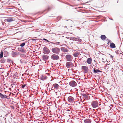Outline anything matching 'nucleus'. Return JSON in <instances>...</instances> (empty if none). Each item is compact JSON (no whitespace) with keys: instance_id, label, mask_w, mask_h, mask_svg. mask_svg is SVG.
<instances>
[{"instance_id":"45","label":"nucleus","mask_w":123,"mask_h":123,"mask_svg":"<svg viewBox=\"0 0 123 123\" xmlns=\"http://www.w3.org/2000/svg\"><path fill=\"white\" fill-rule=\"evenodd\" d=\"M52 81V80H50V81Z\"/></svg>"},{"instance_id":"36","label":"nucleus","mask_w":123,"mask_h":123,"mask_svg":"<svg viewBox=\"0 0 123 123\" xmlns=\"http://www.w3.org/2000/svg\"><path fill=\"white\" fill-rule=\"evenodd\" d=\"M111 40H109L108 41V43L107 44H109V43H111Z\"/></svg>"},{"instance_id":"1","label":"nucleus","mask_w":123,"mask_h":123,"mask_svg":"<svg viewBox=\"0 0 123 123\" xmlns=\"http://www.w3.org/2000/svg\"><path fill=\"white\" fill-rule=\"evenodd\" d=\"M51 50L53 53L56 55H59L60 51V49L58 47L53 48Z\"/></svg>"},{"instance_id":"30","label":"nucleus","mask_w":123,"mask_h":123,"mask_svg":"<svg viewBox=\"0 0 123 123\" xmlns=\"http://www.w3.org/2000/svg\"><path fill=\"white\" fill-rule=\"evenodd\" d=\"M26 86L25 84L23 85L22 84V86L21 87L22 88H24Z\"/></svg>"},{"instance_id":"6","label":"nucleus","mask_w":123,"mask_h":123,"mask_svg":"<svg viewBox=\"0 0 123 123\" xmlns=\"http://www.w3.org/2000/svg\"><path fill=\"white\" fill-rule=\"evenodd\" d=\"M43 51L44 54H48L50 52L49 49H48L46 47H45L43 48Z\"/></svg>"},{"instance_id":"31","label":"nucleus","mask_w":123,"mask_h":123,"mask_svg":"<svg viewBox=\"0 0 123 123\" xmlns=\"http://www.w3.org/2000/svg\"><path fill=\"white\" fill-rule=\"evenodd\" d=\"M66 21H68V20H66ZM69 22L70 23H72L73 22L70 19L69 20Z\"/></svg>"},{"instance_id":"5","label":"nucleus","mask_w":123,"mask_h":123,"mask_svg":"<svg viewBox=\"0 0 123 123\" xmlns=\"http://www.w3.org/2000/svg\"><path fill=\"white\" fill-rule=\"evenodd\" d=\"M66 59L68 61L71 62L72 60V56L68 54L65 56Z\"/></svg>"},{"instance_id":"46","label":"nucleus","mask_w":123,"mask_h":123,"mask_svg":"<svg viewBox=\"0 0 123 123\" xmlns=\"http://www.w3.org/2000/svg\"><path fill=\"white\" fill-rule=\"evenodd\" d=\"M118 1H117V2L118 3Z\"/></svg>"},{"instance_id":"13","label":"nucleus","mask_w":123,"mask_h":123,"mask_svg":"<svg viewBox=\"0 0 123 123\" xmlns=\"http://www.w3.org/2000/svg\"><path fill=\"white\" fill-rule=\"evenodd\" d=\"M42 57L43 60L46 61L48 59L49 56L47 55H44L42 56Z\"/></svg>"},{"instance_id":"19","label":"nucleus","mask_w":123,"mask_h":123,"mask_svg":"<svg viewBox=\"0 0 123 123\" xmlns=\"http://www.w3.org/2000/svg\"><path fill=\"white\" fill-rule=\"evenodd\" d=\"M100 37L101 39L103 40H105L106 39V38L105 35H102Z\"/></svg>"},{"instance_id":"24","label":"nucleus","mask_w":123,"mask_h":123,"mask_svg":"<svg viewBox=\"0 0 123 123\" xmlns=\"http://www.w3.org/2000/svg\"><path fill=\"white\" fill-rule=\"evenodd\" d=\"M25 43H21V44H20V46L21 47H23L25 45Z\"/></svg>"},{"instance_id":"32","label":"nucleus","mask_w":123,"mask_h":123,"mask_svg":"<svg viewBox=\"0 0 123 123\" xmlns=\"http://www.w3.org/2000/svg\"><path fill=\"white\" fill-rule=\"evenodd\" d=\"M119 51L117 50L115 51V53L117 54H119Z\"/></svg>"},{"instance_id":"4","label":"nucleus","mask_w":123,"mask_h":123,"mask_svg":"<svg viewBox=\"0 0 123 123\" xmlns=\"http://www.w3.org/2000/svg\"><path fill=\"white\" fill-rule=\"evenodd\" d=\"M56 54L52 55L51 57V58L53 60H57L59 59V56Z\"/></svg>"},{"instance_id":"9","label":"nucleus","mask_w":123,"mask_h":123,"mask_svg":"<svg viewBox=\"0 0 123 123\" xmlns=\"http://www.w3.org/2000/svg\"><path fill=\"white\" fill-rule=\"evenodd\" d=\"M68 100L70 103L73 102L74 100V98L71 96H69L68 98Z\"/></svg>"},{"instance_id":"44","label":"nucleus","mask_w":123,"mask_h":123,"mask_svg":"<svg viewBox=\"0 0 123 123\" xmlns=\"http://www.w3.org/2000/svg\"><path fill=\"white\" fill-rule=\"evenodd\" d=\"M98 78H99L98 79H99H99H100V77H99Z\"/></svg>"},{"instance_id":"47","label":"nucleus","mask_w":123,"mask_h":123,"mask_svg":"<svg viewBox=\"0 0 123 123\" xmlns=\"http://www.w3.org/2000/svg\"><path fill=\"white\" fill-rule=\"evenodd\" d=\"M22 76H24L23 75V74H22Z\"/></svg>"},{"instance_id":"26","label":"nucleus","mask_w":123,"mask_h":123,"mask_svg":"<svg viewBox=\"0 0 123 123\" xmlns=\"http://www.w3.org/2000/svg\"><path fill=\"white\" fill-rule=\"evenodd\" d=\"M50 43H52L54 44H56V45H57V43L60 44V43L59 42H56L55 43H53V42H50Z\"/></svg>"},{"instance_id":"14","label":"nucleus","mask_w":123,"mask_h":123,"mask_svg":"<svg viewBox=\"0 0 123 123\" xmlns=\"http://www.w3.org/2000/svg\"><path fill=\"white\" fill-rule=\"evenodd\" d=\"M92 61V59L91 58H88L86 61L87 63L89 64H90Z\"/></svg>"},{"instance_id":"2","label":"nucleus","mask_w":123,"mask_h":123,"mask_svg":"<svg viewBox=\"0 0 123 123\" xmlns=\"http://www.w3.org/2000/svg\"><path fill=\"white\" fill-rule=\"evenodd\" d=\"M91 105L93 108H96L98 107V103L97 101L92 102L91 104Z\"/></svg>"},{"instance_id":"40","label":"nucleus","mask_w":123,"mask_h":123,"mask_svg":"<svg viewBox=\"0 0 123 123\" xmlns=\"http://www.w3.org/2000/svg\"><path fill=\"white\" fill-rule=\"evenodd\" d=\"M65 27H66V28H67V26H65Z\"/></svg>"},{"instance_id":"25","label":"nucleus","mask_w":123,"mask_h":123,"mask_svg":"<svg viewBox=\"0 0 123 123\" xmlns=\"http://www.w3.org/2000/svg\"><path fill=\"white\" fill-rule=\"evenodd\" d=\"M3 53L2 51L0 54V57L2 58L3 57Z\"/></svg>"},{"instance_id":"38","label":"nucleus","mask_w":123,"mask_h":123,"mask_svg":"<svg viewBox=\"0 0 123 123\" xmlns=\"http://www.w3.org/2000/svg\"><path fill=\"white\" fill-rule=\"evenodd\" d=\"M19 50L22 52H23L24 51V50L23 49H21V50Z\"/></svg>"},{"instance_id":"23","label":"nucleus","mask_w":123,"mask_h":123,"mask_svg":"<svg viewBox=\"0 0 123 123\" xmlns=\"http://www.w3.org/2000/svg\"><path fill=\"white\" fill-rule=\"evenodd\" d=\"M1 62L2 63H4L6 61L5 59H4L3 58H2L1 59Z\"/></svg>"},{"instance_id":"22","label":"nucleus","mask_w":123,"mask_h":123,"mask_svg":"<svg viewBox=\"0 0 123 123\" xmlns=\"http://www.w3.org/2000/svg\"><path fill=\"white\" fill-rule=\"evenodd\" d=\"M37 78H39V79H40V80H46L47 77H37Z\"/></svg>"},{"instance_id":"11","label":"nucleus","mask_w":123,"mask_h":123,"mask_svg":"<svg viewBox=\"0 0 123 123\" xmlns=\"http://www.w3.org/2000/svg\"><path fill=\"white\" fill-rule=\"evenodd\" d=\"M72 39L73 40H75V41H79V42H81V40L78 38L75 37H71Z\"/></svg>"},{"instance_id":"35","label":"nucleus","mask_w":123,"mask_h":123,"mask_svg":"<svg viewBox=\"0 0 123 123\" xmlns=\"http://www.w3.org/2000/svg\"><path fill=\"white\" fill-rule=\"evenodd\" d=\"M12 81L13 82V84H11V87H13L12 85H15L14 83H16L15 82H14L13 81Z\"/></svg>"},{"instance_id":"12","label":"nucleus","mask_w":123,"mask_h":123,"mask_svg":"<svg viewBox=\"0 0 123 123\" xmlns=\"http://www.w3.org/2000/svg\"><path fill=\"white\" fill-rule=\"evenodd\" d=\"M93 72L95 73H102V71H100L98 69H96L95 68H94Z\"/></svg>"},{"instance_id":"18","label":"nucleus","mask_w":123,"mask_h":123,"mask_svg":"<svg viewBox=\"0 0 123 123\" xmlns=\"http://www.w3.org/2000/svg\"><path fill=\"white\" fill-rule=\"evenodd\" d=\"M80 53L79 52H76L73 55L74 57H77L79 55Z\"/></svg>"},{"instance_id":"16","label":"nucleus","mask_w":123,"mask_h":123,"mask_svg":"<svg viewBox=\"0 0 123 123\" xmlns=\"http://www.w3.org/2000/svg\"><path fill=\"white\" fill-rule=\"evenodd\" d=\"M85 123H91V120L89 119H86L84 120Z\"/></svg>"},{"instance_id":"10","label":"nucleus","mask_w":123,"mask_h":123,"mask_svg":"<svg viewBox=\"0 0 123 123\" xmlns=\"http://www.w3.org/2000/svg\"><path fill=\"white\" fill-rule=\"evenodd\" d=\"M61 49L62 51L64 52H68V51L66 48L64 47L61 48Z\"/></svg>"},{"instance_id":"29","label":"nucleus","mask_w":123,"mask_h":123,"mask_svg":"<svg viewBox=\"0 0 123 123\" xmlns=\"http://www.w3.org/2000/svg\"><path fill=\"white\" fill-rule=\"evenodd\" d=\"M3 95L1 93H0V97L1 98H3Z\"/></svg>"},{"instance_id":"37","label":"nucleus","mask_w":123,"mask_h":123,"mask_svg":"<svg viewBox=\"0 0 123 123\" xmlns=\"http://www.w3.org/2000/svg\"><path fill=\"white\" fill-rule=\"evenodd\" d=\"M109 55H110V57H111L112 59L113 58V56H112L110 54H109Z\"/></svg>"},{"instance_id":"3","label":"nucleus","mask_w":123,"mask_h":123,"mask_svg":"<svg viewBox=\"0 0 123 123\" xmlns=\"http://www.w3.org/2000/svg\"><path fill=\"white\" fill-rule=\"evenodd\" d=\"M81 69L85 73H87L88 72L89 70L88 68L86 66H82Z\"/></svg>"},{"instance_id":"20","label":"nucleus","mask_w":123,"mask_h":123,"mask_svg":"<svg viewBox=\"0 0 123 123\" xmlns=\"http://www.w3.org/2000/svg\"><path fill=\"white\" fill-rule=\"evenodd\" d=\"M82 95L85 99H87L89 98V96L86 95V94H83Z\"/></svg>"},{"instance_id":"8","label":"nucleus","mask_w":123,"mask_h":123,"mask_svg":"<svg viewBox=\"0 0 123 123\" xmlns=\"http://www.w3.org/2000/svg\"><path fill=\"white\" fill-rule=\"evenodd\" d=\"M66 66L68 68H70L73 67L74 65L72 62H67L66 63Z\"/></svg>"},{"instance_id":"21","label":"nucleus","mask_w":123,"mask_h":123,"mask_svg":"<svg viewBox=\"0 0 123 123\" xmlns=\"http://www.w3.org/2000/svg\"><path fill=\"white\" fill-rule=\"evenodd\" d=\"M110 47L112 48H114L115 47V44L113 43H111L110 45Z\"/></svg>"},{"instance_id":"34","label":"nucleus","mask_w":123,"mask_h":123,"mask_svg":"<svg viewBox=\"0 0 123 123\" xmlns=\"http://www.w3.org/2000/svg\"><path fill=\"white\" fill-rule=\"evenodd\" d=\"M7 98V96L6 95H3V98Z\"/></svg>"},{"instance_id":"41","label":"nucleus","mask_w":123,"mask_h":123,"mask_svg":"<svg viewBox=\"0 0 123 123\" xmlns=\"http://www.w3.org/2000/svg\"><path fill=\"white\" fill-rule=\"evenodd\" d=\"M61 82V81H60V82H59V83H60Z\"/></svg>"},{"instance_id":"28","label":"nucleus","mask_w":123,"mask_h":123,"mask_svg":"<svg viewBox=\"0 0 123 123\" xmlns=\"http://www.w3.org/2000/svg\"><path fill=\"white\" fill-rule=\"evenodd\" d=\"M7 61L8 62H12V61L10 59H8L7 60Z\"/></svg>"},{"instance_id":"33","label":"nucleus","mask_w":123,"mask_h":123,"mask_svg":"<svg viewBox=\"0 0 123 123\" xmlns=\"http://www.w3.org/2000/svg\"><path fill=\"white\" fill-rule=\"evenodd\" d=\"M43 40H45V41H46L47 42H50H50H50V41H48V40H47L46 39H45V38H44L43 39Z\"/></svg>"},{"instance_id":"27","label":"nucleus","mask_w":123,"mask_h":123,"mask_svg":"<svg viewBox=\"0 0 123 123\" xmlns=\"http://www.w3.org/2000/svg\"><path fill=\"white\" fill-rule=\"evenodd\" d=\"M39 40V39H31V40H32V41H36L37 40Z\"/></svg>"},{"instance_id":"43","label":"nucleus","mask_w":123,"mask_h":123,"mask_svg":"<svg viewBox=\"0 0 123 123\" xmlns=\"http://www.w3.org/2000/svg\"><path fill=\"white\" fill-rule=\"evenodd\" d=\"M104 60V59L103 58H102V60Z\"/></svg>"},{"instance_id":"17","label":"nucleus","mask_w":123,"mask_h":123,"mask_svg":"<svg viewBox=\"0 0 123 123\" xmlns=\"http://www.w3.org/2000/svg\"><path fill=\"white\" fill-rule=\"evenodd\" d=\"M53 86L56 89H58L59 87V86L57 84H53Z\"/></svg>"},{"instance_id":"15","label":"nucleus","mask_w":123,"mask_h":123,"mask_svg":"<svg viewBox=\"0 0 123 123\" xmlns=\"http://www.w3.org/2000/svg\"><path fill=\"white\" fill-rule=\"evenodd\" d=\"M14 18H8L5 20L7 22H10L12 21H13V19Z\"/></svg>"},{"instance_id":"39","label":"nucleus","mask_w":123,"mask_h":123,"mask_svg":"<svg viewBox=\"0 0 123 123\" xmlns=\"http://www.w3.org/2000/svg\"><path fill=\"white\" fill-rule=\"evenodd\" d=\"M59 45H60V46H62V45H61L60 44H59Z\"/></svg>"},{"instance_id":"42","label":"nucleus","mask_w":123,"mask_h":123,"mask_svg":"<svg viewBox=\"0 0 123 123\" xmlns=\"http://www.w3.org/2000/svg\"><path fill=\"white\" fill-rule=\"evenodd\" d=\"M38 79H39V78H37Z\"/></svg>"},{"instance_id":"7","label":"nucleus","mask_w":123,"mask_h":123,"mask_svg":"<svg viewBox=\"0 0 123 123\" xmlns=\"http://www.w3.org/2000/svg\"><path fill=\"white\" fill-rule=\"evenodd\" d=\"M69 85L70 86L72 87H74L76 86L77 83L74 81H71L69 83Z\"/></svg>"}]
</instances>
